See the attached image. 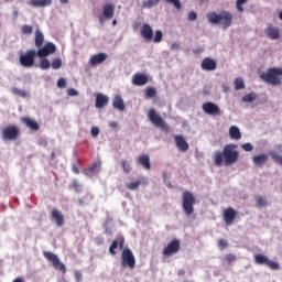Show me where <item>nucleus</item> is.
<instances>
[{
  "label": "nucleus",
  "instance_id": "nucleus-48",
  "mask_svg": "<svg viewBox=\"0 0 282 282\" xmlns=\"http://www.w3.org/2000/svg\"><path fill=\"white\" fill-rule=\"evenodd\" d=\"M218 246H219L220 250H224L225 248H228V241L226 239H219Z\"/></svg>",
  "mask_w": 282,
  "mask_h": 282
},
{
  "label": "nucleus",
  "instance_id": "nucleus-9",
  "mask_svg": "<svg viewBox=\"0 0 282 282\" xmlns=\"http://www.w3.org/2000/svg\"><path fill=\"white\" fill-rule=\"evenodd\" d=\"M254 261L258 265H268L270 270H281V265L278 262H274L268 259L267 256L258 253L254 256Z\"/></svg>",
  "mask_w": 282,
  "mask_h": 282
},
{
  "label": "nucleus",
  "instance_id": "nucleus-62",
  "mask_svg": "<svg viewBox=\"0 0 282 282\" xmlns=\"http://www.w3.org/2000/svg\"><path fill=\"white\" fill-rule=\"evenodd\" d=\"M78 204H79V206H83V205L85 204V199L79 198V199H78Z\"/></svg>",
  "mask_w": 282,
  "mask_h": 282
},
{
  "label": "nucleus",
  "instance_id": "nucleus-40",
  "mask_svg": "<svg viewBox=\"0 0 282 282\" xmlns=\"http://www.w3.org/2000/svg\"><path fill=\"white\" fill-rule=\"evenodd\" d=\"M40 67H41V69H50V67H52V64L50 63V61L47 58H44L41 61Z\"/></svg>",
  "mask_w": 282,
  "mask_h": 282
},
{
  "label": "nucleus",
  "instance_id": "nucleus-17",
  "mask_svg": "<svg viewBox=\"0 0 282 282\" xmlns=\"http://www.w3.org/2000/svg\"><path fill=\"white\" fill-rule=\"evenodd\" d=\"M200 67L204 69V72H215V69H217V61L210 57H205L200 64Z\"/></svg>",
  "mask_w": 282,
  "mask_h": 282
},
{
  "label": "nucleus",
  "instance_id": "nucleus-25",
  "mask_svg": "<svg viewBox=\"0 0 282 282\" xmlns=\"http://www.w3.org/2000/svg\"><path fill=\"white\" fill-rule=\"evenodd\" d=\"M174 140L176 142V147H177L178 151L185 152L188 149V142H186L184 137L177 134V135H175Z\"/></svg>",
  "mask_w": 282,
  "mask_h": 282
},
{
  "label": "nucleus",
  "instance_id": "nucleus-55",
  "mask_svg": "<svg viewBox=\"0 0 282 282\" xmlns=\"http://www.w3.org/2000/svg\"><path fill=\"white\" fill-rule=\"evenodd\" d=\"M67 94H68L69 96H78L77 90L74 89V88H69V89L67 90Z\"/></svg>",
  "mask_w": 282,
  "mask_h": 282
},
{
  "label": "nucleus",
  "instance_id": "nucleus-5",
  "mask_svg": "<svg viewBox=\"0 0 282 282\" xmlns=\"http://www.w3.org/2000/svg\"><path fill=\"white\" fill-rule=\"evenodd\" d=\"M148 118L150 122H152V124H154L159 129H163V131L171 130V128L169 127V123H166V121H164V119L160 115H158V111H155V109L153 108L150 109L148 113Z\"/></svg>",
  "mask_w": 282,
  "mask_h": 282
},
{
  "label": "nucleus",
  "instance_id": "nucleus-49",
  "mask_svg": "<svg viewBox=\"0 0 282 282\" xmlns=\"http://www.w3.org/2000/svg\"><path fill=\"white\" fill-rule=\"evenodd\" d=\"M33 29L30 25H23L22 26V34H32Z\"/></svg>",
  "mask_w": 282,
  "mask_h": 282
},
{
  "label": "nucleus",
  "instance_id": "nucleus-36",
  "mask_svg": "<svg viewBox=\"0 0 282 282\" xmlns=\"http://www.w3.org/2000/svg\"><path fill=\"white\" fill-rule=\"evenodd\" d=\"M158 96V90L153 87H149L145 93V98H155Z\"/></svg>",
  "mask_w": 282,
  "mask_h": 282
},
{
  "label": "nucleus",
  "instance_id": "nucleus-58",
  "mask_svg": "<svg viewBox=\"0 0 282 282\" xmlns=\"http://www.w3.org/2000/svg\"><path fill=\"white\" fill-rule=\"evenodd\" d=\"M223 91L228 94L230 91V87H228V85H223Z\"/></svg>",
  "mask_w": 282,
  "mask_h": 282
},
{
  "label": "nucleus",
  "instance_id": "nucleus-45",
  "mask_svg": "<svg viewBox=\"0 0 282 282\" xmlns=\"http://www.w3.org/2000/svg\"><path fill=\"white\" fill-rule=\"evenodd\" d=\"M248 3V0H237V10L238 12H243V4Z\"/></svg>",
  "mask_w": 282,
  "mask_h": 282
},
{
  "label": "nucleus",
  "instance_id": "nucleus-38",
  "mask_svg": "<svg viewBox=\"0 0 282 282\" xmlns=\"http://www.w3.org/2000/svg\"><path fill=\"white\" fill-rule=\"evenodd\" d=\"M47 6H52V0H36L37 8H46Z\"/></svg>",
  "mask_w": 282,
  "mask_h": 282
},
{
  "label": "nucleus",
  "instance_id": "nucleus-51",
  "mask_svg": "<svg viewBox=\"0 0 282 282\" xmlns=\"http://www.w3.org/2000/svg\"><path fill=\"white\" fill-rule=\"evenodd\" d=\"M188 21H196L197 20V13L195 11H191L187 15Z\"/></svg>",
  "mask_w": 282,
  "mask_h": 282
},
{
  "label": "nucleus",
  "instance_id": "nucleus-2",
  "mask_svg": "<svg viewBox=\"0 0 282 282\" xmlns=\"http://www.w3.org/2000/svg\"><path fill=\"white\" fill-rule=\"evenodd\" d=\"M207 21L213 25H223L224 30H228L232 25V13L225 10L220 13L212 11L207 13Z\"/></svg>",
  "mask_w": 282,
  "mask_h": 282
},
{
  "label": "nucleus",
  "instance_id": "nucleus-33",
  "mask_svg": "<svg viewBox=\"0 0 282 282\" xmlns=\"http://www.w3.org/2000/svg\"><path fill=\"white\" fill-rule=\"evenodd\" d=\"M45 41V36L41 31H36V47H41L43 45V42Z\"/></svg>",
  "mask_w": 282,
  "mask_h": 282
},
{
  "label": "nucleus",
  "instance_id": "nucleus-32",
  "mask_svg": "<svg viewBox=\"0 0 282 282\" xmlns=\"http://www.w3.org/2000/svg\"><path fill=\"white\" fill-rule=\"evenodd\" d=\"M235 85V89L237 91H239V89H246V84L243 83V80L241 78H236L234 82Z\"/></svg>",
  "mask_w": 282,
  "mask_h": 282
},
{
  "label": "nucleus",
  "instance_id": "nucleus-37",
  "mask_svg": "<svg viewBox=\"0 0 282 282\" xmlns=\"http://www.w3.org/2000/svg\"><path fill=\"white\" fill-rule=\"evenodd\" d=\"M121 166L123 169V173H127V175H129V173H131V164H129V162H127V160L121 161Z\"/></svg>",
  "mask_w": 282,
  "mask_h": 282
},
{
  "label": "nucleus",
  "instance_id": "nucleus-15",
  "mask_svg": "<svg viewBox=\"0 0 282 282\" xmlns=\"http://www.w3.org/2000/svg\"><path fill=\"white\" fill-rule=\"evenodd\" d=\"M52 221H55L57 228H63L65 226V216L58 209H53L51 213Z\"/></svg>",
  "mask_w": 282,
  "mask_h": 282
},
{
  "label": "nucleus",
  "instance_id": "nucleus-34",
  "mask_svg": "<svg viewBox=\"0 0 282 282\" xmlns=\"http://www.w3.org/2000/svg\"><path fill=\"white\" fill-rule=\"evenodd\" d=\"M256 202L257 206H259L260 208L268 206V200L263 196H257Z\"/></svg>",
  "mask_w": 282,
  "mask_h": 282
},
{
  "label": "nucleus",
  "instance_id": "nucleus-46",
  "mask_svg": "<svg viewBox=\"0 0 282 282\" xmlns=\"http://www.w3.org/2000/svg\"><path fill=\"white\" fill-rule=\"evenodd\" d=\"M225 260L227 261V263H235V261H237V257L232 253H229L225 256Z\"/></svg>",
  "mask_w": 282,
  "mask_h": 282
},
{
  "label": "nucleus",
  "instance_id": "nucleus-1",
  "mask_svg": "<svg viewBox=\"0 0 282 282\" xmlns=\"http://www.w3.org/2000/svg\"><path fill=\"white\" fill-rule=\"evenodd\" d=\"M236 149L237 144L230 143L224 147L223 152L216 151L214 153L215 165L221 166V164H226V166H231V164H236L239 160V151Z\"/></svg>",
  "mask_w": 282,
  "mask_h": 282
},
{
  "label": "nucleus",
  "instance_id": "nucleus-10",
  "mask_svg": "<svg viewBox=\"0 0 282 282\" xmlns=\"http://www.w3.org/2000/svg\"><path fill=\"white\" fill-rule=\"evenodd\" d=\"M34 58H36V50L26 51L20 55V65L22 67H34Z\"/></svg>",
  "mask_w": 282,
  "mask_h": 282
},
{
  "label": "nucleus",
  "instance_id": "nucleus-39",
  "mask_svg": "<svg viewBox=\"0 0 282 282\" xmlns=\"http://www.w3.org/2000/svg\"><path fill=\"white\" fill-rule=\"evenodd\" d=\"M164 37V34L162 31H155V35L153 39V43H162V39Z\"/></svg>",
  "mask_w": 282,
  "mask_h": 282
},
{
  "label": "nucleus",
  "instance_id": "nucleus-47",
  "mask_svg": "<svg viewBox=\"0 0 282 282\" xmlns=\"http://www.w3.org/2000/svg\"><path fill=\"white\" fill-rule=\"evenodd\" d=\"M57 87L59 89H65L67 87V80H65V78H59L57 80Z\"/></svg>",
  "mask_w": 282,
  "mask_h": 282
},
{
  "label": "nucleus",
  "instance_id": "nucleus-22",
  "mask_svg": "<svg viewBox=\"0 0 282 282\" xmlns=\"http://www.w3.org/2000/svg\"><path fill=\"white\" fill-rule=\"evenodd\" d=\"M105 61H107V53H99L90 57L89 65L95 67V65H101Z\"/></svg>",
  "mask_w": 282,
  "mask_h": 282
},
{
  "label": "nucleus",
  "instance_id": "nucleus-53",
  "mask_svg": "<svg viewBox=\"0 0 282 282\" xmlns=\"http://www.w3.org/2000/svg\"><path fill=\"white\" fill-rule=\"evenodd\" d=\"M241 147H242L243 151H248V152L252 151V149H253L251 143H245Z\"/></svg>",
  "mask_w": 282,
  "mask_h": 282
},
{
  "label": "nucleus",
  "instance_id": "nucleus-7",
  "mask_svg": "<svg viewBox=\"0 0 282 282\" xmlns=\"http://www.w3.org/2000/svg\"><path fill=\"white\" fill-rule=\"evenodd\" d=\"M44 257L45 259H47V261L52 263L54 270H58V272H63V274L67 272V268L63 262H61V259H58V256H56L55 253L51 251H45Z\"/></svg>",
  "mask_w": 282,
  "mask_h": 282
},
{
  "label": "nucleus",
  "instance_id": "nucleus-43",
  "mask_svg": "<svg viewBox=\"0 0 282 282\" xmlns=\"http://www.w3.org/2000/svg\"><path fill=\"white\" fill-rule=\"evenodd\" d=\"M160 0H147L143 2V8H153V6H158Z\"/></svg>",
  "mask_w": 282,
  "mask_h": 282
},
{
  "label": "nucleus",
  "instance_id": "nucleus-52",
  "mask_svg": "<svg viewBox=\"0 0 282 282\" xmlns=\"http://www.w3.org/2000/svg\"><path fill=\"white\" fill-rule=\"evenodd\" d=\"M90 131H91V135H94V138H96V137H98L99 133H100V128H98V127H93Z\"/></svg>",
  "mask_w": 282,
  "mask_h": 282
},
{
  "label": "nucleus",
  "instance_id": "nucleus-4",
  "mask_svg": "<svg viewBox=\"0 0 282 282\" xmlns=\"http://www.w3.org/2000/svg\"><path fill=\"white\" fill-rule=\"evenodd\" d=\"M195 204H196L195 195H193L188 191L183 192L182 208L185 215H187V217H191V215L195 213Z\"/></svg>",
  "mask_w": 282,
  "mask_h": 282
},
{
  "label": "nucleus",
  "instance_id": "nucleus-8",
  "mask_svg": "<svg viewBox=\"0 0 282 282\" xmlns=\"http://www.w3.org/2000/svg\"><path fill=\"white\" fill-rule=\"evenodd\" d=\"M19 135H21V130L17 126H8L2 130V140L4 142L18 140Z\"/></svg>",
  "mask_w": 282,
  "mask_h": 282
},
{
  "label": "nucleus",
  "instance_id": "nucleus-11",
  "mask_svg": "<svg viewBox=\"0 0 282 282\" xmlns=\"http://www.w3.org/2000/svg\"><path fill=\"white\" fill-rule=\"evenodd\" d=\"M202 109L204 113H207V116H221V109L213 101L203 104Z\"/></svg>",
  "mask_w": 282,
  "mask_h": 282
},
{
  "label": "nucleus",
  "instance_id": "nucleus-59",
  "mask_svg": "<svg viewBox=\"0 0 282 282\" xmlns=\"http://www.w3.org/2000/svg\"><path fill=\"white\" fill-rule=\"evenodd\" d=\"M172 50H180V43L174 42V43L172 44Z\"/></svg>",
  "mask_w": 282,
  "mask_h": 282
},
{
  "label": "nucleus",
  "instance_id": "nucleus-30",
  "mask_svg": "<svg viewBox=\"0 0 282 282\" xmlns=\"http://www.w3.org/2000/svg\"><path fill=\"white\" fill-rule=\"evenodd\" d=\"M21 122H23V124H25L26 127H29V129H33V131H36V121L28 118V117H23L21 119Z\"/></svg>",
  "mask_w": 282,
  "mask_h": 282
},
{
  "label": "nucleus",
  "instance_id": "nucleus-21",
  "mask_svg": "<svg viewBox=\"0 0 282 282\" xmlns=\"http://www.w3.org/2000/svg\"><path fill=\"white\" fill-rule=\"evenodd\" d=\"M264 34L268 36V39H271V41L281 39L279 28H274L273 25H269V28L265 29Z\"/></svg>",
  "mask_w": 282,
  "mask_h": 282
},
{
  "label": "nucleus",
  "instance_id": "nucleus-26",
  "mask_svg": "<svg viewBox=\"0 0 282 282\" xmlns=\"http://www.w3.org/2000/svg\"><path fill=\"white\" fill-rule=\"evenodd\" d=\"M106 105H109V97L102 94H98L96 97V104H95L97 109H102V107H106Z\"/></svg>",
  "mask_w": 282,
  "mask_h": 282
},
{
  "label": "nucleus",
  "instance_id": "nucleus-24",
  "mask_svg": "<svg viewBox=\"0 0 282 282\" xmlns=\"http://www.w3.org/2000/svg\"><path fill=\"white\" fill-rule=\"evenodd\" d=\"M118 246H119L120 250H122V248H124V239L123 238H121L120 241L113 240L112 243L110 245L109 253L112 257H116V254H117L116 250L118 249Z\"/></svg>",
  "mask_w": 282,
  "mask_h": 282
},
{
  "label": "nucleus",
  "instance_id": "nucleus-6",
  "mask_svg": "<svg viewBox=\"0 0 282 282\" xmlns=\"http://www.w3.org/2000/svg\"><path fill=\"white\" fill-rule=\"evenodd\" d=\"M121 265L122 268H130V270L135 268V256H133V251H131V249H123L121 253Z\"/></svg>",
  "mask_w": 282,
  "mask_h": 282
},
{
  "label": "nucleus",
  "instance_id": "nucleus-28",
  "mask_svg": "<svg viewBox=\"0 0 282 282\" xmlns=\"http://www.w3.org/2000/svg\"><path fill=\"white\" fill-rule=\"evenodd\" d=\"M113 109H118V111H124V99L120 95H117L112 100Z\"/></svg>",
  "mask_w": 282,
  "mask_h": 282
},
{
  "label": "nucleus",
  "instance_id": "nucleus-3",
  "mask_svg": "<svg viewBox=\"0 0 282 282\" xmlns=\"http://www.w3.org/2000/svg\"><path fill=\"white\" fill-rule=\"evenodd\" d=\"M261 80L268 85H273V87H279L282 85V68L281 67H270L267 72L260 74Z\"/></svg>",
  "mask_w": 282,
  "mask_h": 282
},
{
  "label": "nucleus",
  "instance_id": "nucleus-42",
  "mask_svg": "<svg viewBox=\"0 0 282 282\" xmlns=\"http://www.w3.org/2000/svg\"><path fill=\"white\" fill-rule=\"evenodd\" d=\"M13 94H15V96H20L21 98H28V91L19 88H14Z\"/></svg>",
  "mask_w": 282,
  "mask_h": 282
},
{
  "label": "nucleus",
  "instance_id": "nucleus-23",
  "mask_svg": "<svg viewBox=\"0 0 282 282\" xmlns=\"http://www.w3.org/2000/svg\"><path fill=\"white\" fill-rule=\"evenodd\" d=\"M138 163L145 169V171H151V156L149 154H141L138 156Z\"/></svg>",
  "mask_w": 282,
  "mask_h": 282
},
{
  "label": "nucleus",
  "instance_id": "nucleus-29",
  "mask_svg": "<svg viewBox=\"0 0 282 282\" xmlns=\"http://www.w3.org/2000/svg\"><path fill=\"white\" fill-rule=\"evenodd\" d=\"M229 135L232 140H241V131L239 130V127L231 126L229 128Z\"/></svg>",
  "mask_w": 282,
  "mask_h": 282
},
{
  "label": "nucleus",
  "instance_id": "nucleus-19",
  "mask_svg": "<svg viewBox=\"0 0 282 282\" xmlns=\"http://www.w3.org/2000/svg\"><path fill=\"white\" fill-rule=\"evenodd\" d=\"M149 83V76L142 73H135L132 76V85H135L137 87H143V85H147Z\"/></svg>",
  "mask_w": 282,
  "mask_h": 282
},
{
  "label": "nucleus",
  "instance_id": "nucleus-27",
  "mask_svg": "<svg viewBox=\"0 0 282 282\" xmlns=\"http://www.w3.org/2000/svg\"><path fill=\"white\" fill-rule=\"evenodd\" d=\"M268 160H270V156L268 154H258L252 158L253 164L256 166H263V164H265Z\"/></svg>",
  "mask_w": 282,
  "mask_h": 282
},
{
  "label": "nucleus",
  "instance_id": "nucleus-56",
  "mask_svg": "<svg viewBox=\"0 0 282 282\" xmlns=\"http://www.w3.org/2000/svg\"><path fill=\"white\" fill-rule=\"evenodd\" d=\"M72 171H73V173H75L76 175H78V174L80 173V170L78 169V166H76V164H73Z\"/></svg>",
  "mask_w": 282,
  "mask_h": 282
},
{
  "label": "nucleus",
  "instance_id": "nucleus-50",
  "mask_svg": "<svg viewBox=\"0 0 282 282\" xmlns=\"http://www.w3.org/2000/svg\"><path fill=\"white\" fill-rule=\"evenodd\" d=\"M73 187L75 188L76 193H80V191L83 189V187L80 186V183H78L77 180L73 181Z\"/></svg>",
  "mask_w": 282,
  "mask_h": 282
},
{
  "label": "nucleus",
  "instance_id": "nucleus-64",
  "mask_svg": "<svg viewBox=\"0 0 282 282\" xmlns=\"http://www.w3.org/2000/svg\"><path fill=\"white\" fill-rule=\"evenodd\" d=\"M279 19L282 21V11L279 13Z\"/></svg>",
  "mask_w": 282,
  "mask_h": 282
},
{
  "label": "nucleus",
  "instance_id": "nucleus-31",
  "mask_svg": "<svg viewBox=\"0 0 282 282\" xmlns=\"http://www.w3.org/2000/svg\"><path fill=\"white\" fill-rule=\"evenodd\" d=\"M254 100H257V94L254 93H249L242 97V102H252Z\"/></svg>",
  "mask_w": 282,
  "mask_h": 282
},
{
  "label": "nucleus",
  "instance_id": "nucleus-16",
  "mask_svg": "<svg viewBox=\"0 0 282 282\" xmlns=\"http://www.w3.org/2000/svg\"><path fill=\"white\" fill-rule=\"evenodd\" d=\"M140 34L147 43H151V41H153V29L150 24H143L140 29Z\"/></svg>",
  "mask_w": 282,
  "mask_h": 282
},
{
  "label": "nucleus",
  "instance_id": "nucleus-35",
  "mask_svg": "<svg viewBox=\"0 0 282 282\" xmlns=\"http://www.w3.org/2000/svg\"><path fill=\"white\" fill-rule=\"evenodd\" d=\"M140 184H142L140 181L132 182L127 184L126 188H128V191H138V188H140Z\"/></svg>",
  "mask_w": 282,
  "mask_h": 282
},
{
  "label": "nucleus",
  "instance_id": "nucleus-13",
  "mask_svg": "<svg viewBox=\"0 0 282 282\" xmlns=\"http://www.w3.org/2000/svg\"><path fill=\"white\" fill-rule=\"evenodd\" d=\"M55 52H56V45H54V43L52 42H48L37 51L36 55L40 58H45L46 56H50V54H54Z\"/></svg>",
  "mask_w": 282,
  "mask_h": 282
},
{
  "label": "nucleus",
  "instance_id": "nucleus-54",
  "mask_svg": "<svg viewBox=\"0 0 282 282\" xmlns=\"http://www.w3.org/2000/svg\"><path fill=\"white\" fill-rule=\"evenodd\" d=\"M75 279L77 282L83 281V273L80 271H75Z\"/></svg>",
  "mask_w": 282,
  "mask_h": 282
},
{
  "label": "nucleus",
  "instance_id": "nucleus-61",
  "mask_svg": "<svg viewBox=\"0 0 282 282\" xmlns=\"http://www.w3.org/2000/svg\"><path fill=\"white\" fill-rule=\"evenodd\" d=\"M12 282H25L23 278H15Z\"/></svg>",
  "mask_w": 282,
  "mask_h": 282
},
{
  "label": "nucleus",
  "instance_id": "nucleus-18",
  "mask_svg": "<svg viewBox=\"0 0 282 282\" xmlns=\"http://www.w3.org/2000/svg\"><path fill=\"white\" fill-rule=\"evenodd\" d=\"M100 162H94L88 167L84 169L83 173L86 175V177H94L96 173H100Z\"/></svg>",
  "mask_w": 282,
  "mask_h": 282
},
{
  "label": "nucleus",
  "instance_id": "nucleus-41",
  "mask_svg": "<svg viewBox=\"0 0 282 282\" xmlns=\"http://www.w3.org/2000/svg\"><path fill=\"white\" fill-rule=\"evenodd\" d=\"M52 67L54 69H61V67H63V61H61V58L53 59Z\"/></svg>",
  "mask_w": 282,
  "mask_h": 282
},
{
  "label": "nucleus",
  "instance_id": "nucleus-60",
  "mask_svg": "<svg viewBox=\"0 0 282 282\" xmlns=\"http://www.w3.org/2000/svg\"><path fill=\"white\" fill-rule=\"evenodd\" d=\"M109 127H111V129H116V127H118V122L111 121V122L109 123Z\"/></svg>",
  "mask_w": 282,
  "mask_h": 282
},
{
  "label": "nucleus",
  "instance_id": "nucleus-12",
  "mask_svg": "<svg viewBox=\"0 0 282 282\" xmlns=\"http://www.w3.org/2000/svg\"><path fill=\"white\" fill-rule=\"evenodd\" d=\"M181 242L180 239H173L166 248L163 249V257H172V254H177L180 252Z\"/></svg>",
  "mask_w": 282,
  "mask_h": 282
},
{
  "label": "nucleus",
  "instance_id": "nucleus-14",
  "mask_svg": "<svg viewBox=\"0 0 282 282\" xmlns=\"http://www.w3.org/2000/svg\"><path fill=\"white\" fill-rule=\"evenodd\" d=\"M224 219H225L226 226H232V224L235 223V219H237V210H235V208L232 207H227L224 210Z\"/></svg>",
  "mask_w": 282,
  "mask_h": 282
},
{
  "label": "nucleus",
  "instance_id": "nucleus-44",
  "mask_svg": "<svg viewBox=\"0 0 282 282\" xmlns=\"http://www.w3.org/2000/svg\"><path fill=\"white\" fill-rule=\"evenodd\" d=\"M166 2L174 6L176 10H182V2L180 0H166Z\"/></svg>",
  "mask_w": 282,
  "mask_h": 282
},
{
  "label": "nucleus",
  "instance_id": "nucleus-63",
  "mask_svg": "<svg viewBox=\"0 0 282 282\" xmlns=\"http://www.w3.org/2000/svg\"><path fill=\"white\" fill-rule=\"evenodd\" d=\"M59 3H63V4L69 3V0H59Z\"/></svg>",
  "mask_w": 282,
  "mask_h": 282
},
{
  "label": "nucleus",
  "instance_id": "nucleus-57",
  "mask_svg": "<svg viewBox=\"0 0 282 282\" xmlns=\"http://www.w3.org/2000/svg\"><path fill=\"white\" fill-rule=\"evenodd\" d=\"M105 19H107V18H105V14H104V13H102V15H98V21H99V23H100L101 25L105 24Z\"/></svg>",
  "mask_w": 282,
  "mask_h": 282
},
{
  "label": "nucleus",
  "instance_id": "nucleus-20",
  "mask_svg": "<svg viewBox=\"0 0 282 282\" xmlns=\"http://www.w3.org/2000/svg\"><path fill=\"white\" fill-rule=\"evenodd\" d=\"M115 12H116V6H113L112 3H106L102 7V14L107 21H110V19L113 18Z\"/></svg>",
  "mask_w": 282,
  "mask_h": 282
}]
</instances>
